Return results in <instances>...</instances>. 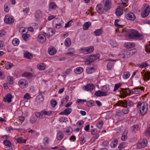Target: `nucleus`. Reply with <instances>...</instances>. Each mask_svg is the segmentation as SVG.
Returning <instances> with one entry per match:
<instances>
[{
	"mask_svg": "<svg viewBox=\"0 0 150 150\" xmlns=\"http://www.w3.org/2000/svg\"><path fill=\"white\" fill-rule=\"evenodd\" d=\"M125 37L130 39L141 40L144 39V36L142 34L139 33L137 30L130 29L126 31Z\"/></svg>",
	"mask_w": 150,
	"mask_h": 150,
	"instance_id": "f257e3e1",
	"label": "nucleus"
},
{
	"mask_svg": "<svg viewBox=\"0 0 150 150\" xmlns=\"http://www.w3.org/2000/svg\"><path fill=\"white\" fill-rule=\"evenodd\" d=\"M142 105V107L140 108V111L141 115H143L147 110L148 105L146 102H144L142 103L141 102H139L137 105V106L139 107H140Z\"/></svg>",
	"mask_w": 150,
	"mask_h": 150,
	"instance_id": "f03ea898",
	"label": "nucleus"
},
{
	"mask_svg": "<svg viewBox=\"0 0 150 150\" xmlns=\"http://www.w3.org/2000/svg\"><path fill=\"white\" fill-rule=\"evenodd\" d=\"M100 55L98 54L88 56V58L85 61V63L87 65H89L93 62L94 60H96L99 58Z\"/></svg>",
	"mask_w": 150,
	"mask_h": 150,
	"instance_id": "7ed1b4c3",
	"label": "nucleus"
},
{
	"mask_svg": "<svg viewBox=\"0 0 150 150\" xmlns=\"http://www.w3.org/2000/svg\"><path fill=\"white\" fill-rule=\"evenodd\" d=\"M133 104V102L129 100H125L123 101H118L117 103L118 106H122L125 108L127 107V105H131Z\"/></svg>",
	"mask_w": 150,
	"mask_h": 150,
	"instance_id": "20e7f679",
	"label": "nucleus"
},
{
	"mask_svg": "<svg viewBox=\"0 0 150 150\" xmlns=\"http://www.w3.org/2000/svg\"><path fill=\"white\" fill-rule=\"evenodd\" d=\"M94 50V48L93 46H90L87 47H83L79 50L81 53L87 54L92 53Z\"/></svg>",
	"mask_w": 150,
	"mask_h": 150,
	"instance_id": "39448f33",
	"label": "nucleus"
},
{
	"mask_svg": "<svg viewBox=\"0 0 150 150\" xmlns=\"http://www.w3.org/2000/svg\"><path fill=\"white\" fill-rule=\"evenodd\" d=\"M28 85L27 81L24 79H20L18 82L19 86L22 88H26Z\"/></svg>",
	"mask_w": 150,
	"mask_h": 150,
	"instance_id": "423d86ee",
	"label": "nucleus"
},
{
	"mask_svg": "<svg viewBox=\"0 0 150 150\" xmlns=\"http://www.w3.org/2000/svg\"><path fill=\"white\" fill-rule=\"evenodd\" d=\"M48 35V34L43 32V34H40L38 36V42L41 43H44L46 40L45 36Z\"/></svg>",
	"mask_w": 150,
	"mask_h": 150,
	"instance_id": "0eeeda50",
	"label": "nucleus"
},
{
	"mask_svg": "<svg viewBox=\"0 0 150 150\" xmlns=\"http://www.w3.org/2000/svg\"><path fill=\"white\" fill-rule=\"evenodd\" d=\"M147 144L146 139H144L142 142H139L137 144V148L138 149L144 148Z\"/></svg>",
	"mask_w": 150,
	"mask_h": 150,
	"instance_id": "6e6552de",
	"label": "nucleus"
},
{
	"mask_svg": "<svg viewBox=\"0 0 150 150\" xmlns=\"http://www.w3.org/2000/svg\"><path fill=\"white\" fill-rule=\"evenodd\" d=\"M103 4L104 5V9L108 11L111 8V1L110 0H103Z\"/></svg>",
	"mask_w": 150,
	"mask_h": 150,
	"instance_id": "1a4fd4ad",
	"label": "nucleus"
},
{
	"mask_svg": "<svg viewBox=\"0 0 150 150\" xmlns=\"http://www.w3.org/2000/svg\"><path fill=\"white\" fill-rule=\"evenodd\" d=\"M3 144L5 146V149L6 150H13L11 147V142L7 140L4 141Z\"/></svg>",
	"mask_w": 150,
	"mask_h": 150,
	"instance_id": "9d476101",
	"label": "nucleus"
},
{
	"mask_svg": "<svg viewBox=\"0 0 150 150\" xmlns=\"http://www.w3.org/2000/svg\"><path fill=\"white\" fill-rule=\"evenodd\" d=\"M4 22L7 24H11L13 23L14 19L13 16H10L8 15L5 16L4 19Z\"/></svg>",
	"mask_w": 150,
	"mask_h": 150,
	"instance_id": "9b49d317",
	"label": "nucleus"
},
{
	"mask_svg": "<svg viewBox=\"0 0 150 150\" xmlns=\"http://www.w3.org/2000/svg\"><path fill=\"white\" fill-rule=\"evenodd\" d=\"M124 8L122 5H120L119 6L117 7L115 11V14L117 16H119L122 14Z\"/></svg>",
	"mask_w": 150,
	"mask_h": 150,
	"instance_id": "f8f14e48",
	"label": "nucleus"
},
{
	"mask_svg": "<svg viewBox=\"0 0 150 150\" xmlns=\"http://www.w3.org/2000/svg\"><path fill=\"white\" fill-rule=\"evenodd\" d=\"M150 12V7L149 6H147L144 10L142 12L141 15L142 17L145 18L147 16Z\"/></svg>",
	"mask_w": 150,
	"mask_h": 150,
	"instance_id": "ddd939ff",
	"label": "nucleus"
},
{
	"mask_svg": "<svg viewBox=\"0 0 150 150\" xmlns=\"http://www.w3.org/2000/svg\"><path fill=\"white\" fill-rule=\"evenodd\" d=\"M96 9L97 12L100 14L103 13L104 12V7L103 8L102 5L99 4L97 5L96 7Z\"/></svg>",
	"mask_w": 150,
	"mask_h": 150,
	"instance_id": "4468645a",
	"label": "nucleus"
},
{
	"mask_svg": "<svg viewBox=\"0 0 150 150\" xmlns=\"http://www.w3.org/2000/svg\"><path fill=\"white\" fill-rule=\"evenodd\" d=\"M95 95L98 97L105 96L108 94V93L105 91H102L99 90L95 92Z\"/></svg>",
	"mask_w": 150,
	"mask_h": 150,
	"instance_id": "2eb2a0df",
	"label": "nucleus"
},
{
	"mask_svg": "<svg viewBox=\"0 0 150 150\" xmlns=\"http://www.w3.org/2000/svg\"><path fill=\"white\" fill-rule=\"evenodd\" d=\"M126 18L129 20L134 21L136 18L134 14L132 12H129L125 15Z\"/></svg>",
	"mask_w": 150,
	"mask_h": 150,
	"instance_id": "dca6fc26",
	"label": "nucleus"
},
{
	"mask_svg": "<svg viewBox=\"0 0 150 150\" xmlns=\"http://www.w3.org/2000/svg\"><path fill=\"white\" fill-rule=\"evenodd\" d=\"M95 86L93 84H88L86 86H84V90L86 91H91L93 90Z\"/></svg>",
	"mask_w": 150,
	"mask_h": 150,
	"instance_id": "f3484780",
	"label": "nucleus"
},
{
	"mask_svg": "<svg viewBox=\"0 0 150 150\" xmlns=\"http://www.w3.org/2000/svg\"><path fill=\"white\" fill-rule=\"evenodd\" d=\"M12 95L9 93L6 95L5 97L4 98V102H7L8 103H10L12 101Z\"/></svg>",
	"mask_w": 150,
	"mask_h": 150,
	"instance_id": "a211bd4d",
	"label": "nucleus"
},
{
	"mask_svg": "<svg viewBox=\"0 0 150 150\" xmlns=\"http://www.w3.org/2000/svg\"><path fill=\"white\" fill-rule=\"evenodd\" d=\"M52 111H47L46 109H44L41 111V113L42 115H46L49 116L52 114Z\"/></svg>",
	"mask_w": 150,
	"mask_h": 150,
	"instance_id": "6ab92c4d",
	"label": "nucleus"
},
{
	"mask_svg": "<svg viewBox=\"0 0 150 150\" xmlns=\"http://www.w3.org/2000/svg\"><path fill=\"white\" fill-rule=\"evenodd\" d=\"M18 143H25L26 142V140L25 139H23L22 137H18V136L15 137L14 138Z\"/></svg>",
	"mask_w": 150,
	"mask_h": 150,
	"instance_id": "aec40b11",
	"label": "nucleus"
},
{
	"mask_svg": "<svg viewBox=\"0 0 150 150\" xmlns=\"http://www.w3.org/2000/svg\"><path fill=\"white\" fill-rule=\"evenodd\" d=\"M57 21V22L59 21H60L61 22V23H56L55 24V28L56 29H58L61 28L62 26V21L60 19H56L54 20V22H56V21Z\"/></svg>",
	"mask_w": 150,
	"mask_h": 150,
	"instance_id": "412c9836",
	"label": "nucleus"
},
{
	"mask_svg": "<svg viewBox=\"0 0 150 150\" xmlns=\"http://www.w3.org/2000/svg\"><path fill=\"white\" fill-rule=\"evenodd\" d=\"M64 136L63 133L61 131H60L57 133V138L58 140H60L63 138Z\"/></svg>",
	"mask_w": 150,
	"mask_h": 150,
	"instance_id": "4be33fe9",
	"label": "nucleus"
},
{
	"mask_svg": "<svg viewBox=\"0 0 150 150\" xmlns=\"http://www.w3.org/2000/svg\"><path fill=\"white\" fill-rule=\"evenodd\" d=\"M125 46L127 48H130L135 47V44L134 43L132 42H126L125 44Z\"/></svg>",
	"mask_w": 150,
	"mask_h": 150,
	"instance_id": "5701e85b",
	"label": "nucleus"
},
{
	"mask_svg": "<svg viewBox=\"0 0 150 150\" xmlns=\"http://www.w3.org/2000/svg\"><path fill=\"white\" fill-rule=\"evenodd\" d=\"M112 61V62H108L107 65V69L108 70H111L114 67V63L113 62L115 61V60H113V61Z\"/></svg>",
	"mask_w": 150,
	"mask_h": 150,
	"instance_id": "b1692460",
	"label": "nucleus"
},
{
	"mask_svg": "<svg viewBox=\"0 0 150 150\" xmlns=\"http://www.w3.org/2000/svg\"><path fill=\"white\" fill-rule=\"evenodd\" d=\"M42 16V11L40 10H38L36 11L35 17L36 19L38 20Z\"/></svg>",
	"mask_w": 150,
	"mask_h": 150,
	"instance_id": "393cba45",
	"label": "nucleus"
},
{
	"mask_svg": "<svg viewBox=\"0 0 150 150\" xmlns=\"http://www.w3.org/2000/svg\"><path fill=\"white\" fill-rule=\"evenodd\" d=\"M96 69L95 67L88 68L86 69V72L88 74H91L96 70Z\"/></svg>",
	"mask_w": 150,
	"mask_h": 150,
	"instance_id": "a878e982",
	"label": "nucleus"
},
{
	"mask_svg": "<svg viewBox=\"0 0 150 150\" xmlns=\"http://www.w3.org/2000/svg\"><path fill=\"white\" fill-rule=\"evenodd\" d=\"M137 52V50L136 49H132L127 52V55L129 57L134 54Z\"/></svg>",
	"mask_w": 150,
	"mask_h": 150,
	"instance_id": "bb28decb",
	"label": "nucleus"
},
{
	"mask_svg": "<svg viewBox=\"0 0 150 150\" xmlns=\"http://www.w3.org/2000/svg\"><path fill=\"white\" fill-rule=\"evenodd\" d=\"M44 100V98L43 96L41 95H39L37 96L36 98V100L38 103H40L42 102Z\"/></svg>",
	"mask_w": 150,
	"mask_h": 150,
	"instance_id": "cd10ccee",
	"label": "nucleus"
},
{
	"mask_svg": "<svg viewBox=\"0 0 150 150\" xmlns=\"http://www.w3.org/2000/svg\"><path fill=\"white\" fill-rule=\"evenodd\" d=\"M38 68L40 70H44L45 68V64L44 63L39 64L37 65Z\"/></svg>",
	"mask_w": 150,
	"mask_h": 150,
	"instance_id": "c85d7f7f",
	"label": "nucleus"
},
{
	"mask_svg": "<svg viewBox=\"0 0 150 150\" xmlns=\"http://www.w3.org/2000/svg\"><path fill=\"white\" fill-rule=\"evenodd\" d=\"M57 8V6L54 3L51 2L49 5V9H50L55 10Z\"/></svg>",
	"mask_w": 150,
	"mask_h": 150,
	"instance_id": "c756f323",
	"label": "nucleus"
},
{
	"mask_svg": "<svg viewBox=\"0 0 150 150\" xmlns=\"http://www.w3.org/2000/svg\"><path fill=\"white\" fill-rule=\"evenodd\" d=\"M91 25V23L90 22H88L85 23L83 25V30H87L88 29Z\"/></svg>",
	"mask_w": 150,
	"mask_h": 150,
	"instance_id": "7c9ffc66",
	"label": "nucleus"
},
{
	"mask_svg": "<svg viewBox=\"0 0 150 150\" xmlns=\"http://www.w3.org/2000/svg\"><path fill=\"white\" fill-rule=\"evenodd\" d=\"M103 124V122L102 120H100L96 123V125L97 127L100 129L102 127Z\"/></svg>",
	"mask_w": 150,
	"mask_h": 150,
	"instance_id": "2f4dec72",
	"label": "nucleus"
},
{
	"mask_svg": "<svg viewBox=\"0 0 150 150\" xmlns=\"http://www.w3.org/2000/svg\"><path fill=\"white\" fill-rule=\"evenodd\" d=\"M144 80L147 81L150 79V71L146 72L144 75Z\"/></svg>",
	"mask_w": 150,
	"mask_h": 150,
	"instance_id": "473e14b6",
	"label": "nucleus"
},
{
	"mask_svg": "<svg viewBox=\"0 0 150 150\" xmlns=\"http://www.w3.org/2000/svg\"><path fill=\"white\" fill-rule=\"evenodd\" d=\"M71 43V41L70 38H67L66 39L64 42V44L66 47H69Z\"/></svg>",
	"mask_w": 150,
	"mask_h": 150,
	"instance_id": "72a5a7b5",
	"label": "nucleus"
},
{
	"mask_svg": "<svg viewBox=\"0 0 150 150\" xmlns=\"http://www.w3.org/2000/svg\"><path fill=\"white\" fill-rule=\"evenodd\" d=\"M83 68L82 67H77L74 70V72L77 74H79L83 71Z\"/></svg>",
	"mask_w": 150,
	"mask_h": 150,
	"instance_id": "f704fd0d",
	"label": "nucleus"
},
{
	"mask_svg": "<svg viewBox=\"0 0 150 150\" xmlns=\"http://www.w3.org/2000/svg\"><path fill=\"white\" fill-rule=\"evenodd\" d=\"M102 29L100 28L99 29L96 30L94 32V33L95 35L96 36L100 35L102 33Z\"/></svg>",
	"mask_w": 150,
	"mask_h": 150,
	"instance_id": "c9c22d12",
	"label": "nucleus"
},
{
	"mask_svg": "<svg viewBox=\"0 0 150 150\" xmlns=\"http://www.w3.org/2000/svg\"><path fill=\"white\" fill-rule=\"evenodd\" d=\"M47 33H46L49 35H52L55 33V30L51 28H49L47 29Z\"/></svg>",
	"mask_w": 150,
	"mask_h": 150,
	"instance_id": "e433bc0d",
	"label": "nucleus"
},
{
	"mask_svg": "<svg viewBox=\"0 0 150 150\" xmlns=\"http://www.w3.org/2000/svg\"><path fill=\"white\" fill-rule=\"evenodd\" d=\"M48 53L51 55H53L56 53V51L54 48H50L48 50Z\"/></svg>",
	"mask_w": 150,
	"mask_h": 150,
	"instance_id": "4c0bfd02",
	"label": "nucleus"
},
{
	"mask_svg": "<svg viewBox=\"0 0 150 150\" xmlns=\"http://www.w3.org/2000/svg\"><path fill=\"white\" fill-rule=\"evenodd\" d=\"M118 141L117 139H115L110 144V146L112 148L115 147L117 144Z\"/></svg>",
	"mask_w": 150,
	"mask_h": 150,
	"instance_id": "58836bf2",
	"label": "nucleus"
},
{
	"mask_svg": "<svg viewBox=\"0 0 150 150\" xmlns=\"http://www.w3.org/2000/svg\"><path fill=\"white\" fill-rule=\"evenodd\" d=\"M127 130L124 131L121 137V139L122 140H125L127 138Z\"/></svg>",
	"mask_w": 150,
	"mask_h": 150,
	"instance_id": "ea45409f",
	"label": "nucleus"
},
{
	"mask_svg": "<svg viewBox=\"0 0 150 150\" xmlns=\"http://www.w3.org/2000/svg\"><path fill=\"white\" fill-rule=\"evenodd\" d=\"M22 37L23 39L25 41H27L30 37V35L26 33L23 34L22 35Z\"/></svg>",
	"mask_w": 150,
	"mask_h": 150,
	"instance_id": "a19ab883",
	"label": "nucleus"
},
{
	"mask_svg": "<svg viewBox=\"0 0 150 150\" xmlns=\"http://www.w3.org/2000/svg\"><path fill=\"white\" fill-rule=\"evenodd\" d=\"M32 74L30 72H25L22 74V76L28 78L29 77H31Z\"/></svg>",
	"mask_w": 150,
	"mask_h": 150,
	"instance_id": "79ce46f5",
	"label": "nucleus"
},
{
	"mask_svg": "<svg viewBox=\"0 0 150 150\" xmlns=\"http://www.w3.org/2000/svg\"><path fill=\"white\" fill-rule=\"evenodd\" d=\"M86 104L88 107H91L94 106L95 104L93 101L91 100L88 101L86 103Z\"/></svg>",
	"mask_w": 150,
	"mask_h": 150,
	"instance_id": "37998d69",
	"label": "nucleus"
},
{
	"mask_svg": "<svg viewBox=\"0 0 150 150\" xmlns=\"http://www.w3.org/2000/svg\"><path fill=\"white\" fill-rule=\"evenodd\" d=\"M72 109L70 108H67L64 110L65 115H67L69 114L71 112Z\"/></svg>",
	"mask_w": 150,
	"mask_h": 150,
	"instance_id": "c03bdc74",
	"label": "nucleus"
},
{
	"mask_svg": "<svg viewBox=\"0 0 150 150\" xmlns=\"http://www.w3.org/2000/svg\"><path fill=\"white\" fill-rule=\"evenodd\" d=\"M19 41L17 38L14 39L12 42L14 46L17 45L19 43Z\"/></svg>",
	"mask_w": 150,
	"mask_h": 150,
	"instance_id": "a18cd8bd",
	"label": "nucleus"
},
{
	"mask_svg": "<svg viewBox=\"0 0 150 150\" xmlns=\"http://www.w3.org/2000/svg\"><path fill=\"white\" fill-rule=\"evenodd\" d=\"M130 76V74L128 72H125L122 76L123 78L124 79H127Z\"/></svg>",
	"mask_w": 150,
	"mask_h": 150,
	"instance_id": "49530a36",
	"label": "nucleus"
},
{
	"mask_svg": "<svg viewBox=\"0 0 150 150\" xmlns=\"http://www.w3.org/2000/svg\"><path fill=\"white\" fill-rule=\"evenodd\" d=\"M37 118L35 117H31L30 122L31 124H33L35 123L37 121Z\"/></svg>",
	"mask_w": 150,
	"mask_h": 150,
	"instance_id": "de8ad7c7",
	"label": "nucleus"
},
{
	"mask_svg": "<svg viewBox=\"0 0 150 150\" xmlns=\"http://www.w3.org/2000/svg\"><path fill=\"white\" fill-rule=\"evenodd\" d=\"M101 89L103 91H108L109 89V87L108 85H105L101 87Z\"/></svg>",
	"mask_w": 150,
	"mask_h": 150,
	"instance_id": "09e8293b",
	"label": "nucleus"
},
{
	"mask_svg": "<svg viewBox=\"0 0 150 150\" xmlns=\"http://www.w3.org/2000/svg\"><path fill=\"white\" fill-rule=\"evenodd\" d=\"M24 56L25 57L28 59H31L32 57V55L29 52H25L24 54Z\"/></svg>",
	"mask_w": 150,
	"mask_h": 150,
	"instance_id": "8fccbe9b",
	"label": "nucleus"
},
{
	"mask_svg": "<svg viewBox=\"0 0 150 150\" xmlns=\"http://www.w3.org/2000/svg\"><path fill=\"white\" fill-rule=\"evenodd\" d=\"M7 81L10 84H12L13 82V77L8 76L7 78Z\"/></svg>",
	"mask_w": 150,
	"mask_h": 150,
	"instance_id": "3c124183",
	"label": "nucleus"
},
{
	"mask_svg": "<svg viewBox=\"0 0 150 150\" xmlns=\"http://www.w3.org/2000/svg\"><path fill=\"white\" fill-rule=\"evenodd\" d=\"M138 128V126L137 125H134L131 127L133 132H136Z\"/></svg>",
	"mask_w": 150,
	"mask_h": 150,
	"instance_id": "603ef678",
	"label": "nucleus"
},
{
	"mask_svg": "<svg viewBox=\"0 0 150 150\" xmlns=\"http://www.w3.org/2000/svg\"><path fill=\"white\" fill-rule=\"evenodd\" d=\"M119 21L118 19H116L115 21V25L116 26L119 28H122L123 27V25H119L118 23H117V22H119Z\"/></svg>",
	"mask_w": 150,
	"mask_h": 150,
	"instance_id": "864d4df0",
	"label": "nucleus"
},
{
	"mask_svg": "<svg viewBox=\"0 0 150 150\" xmlns=\"http://www.w3.org/2000/svg\"><path fill=\"white\" fill-rule=\"evenodd\" d=\"M133 90H134L133 88L129 90L130 94H139L140 92V91L139 90L134 91H133Z\"/></svg>",
	"mask_w": 150,
	"mask_h": 150,
	"instance_id": "5fc2aeb1",
	"label": "nucleus"
},
{
	"mask_svg": "<svg viewBox=\"0 0 150 150\" xmlns=\"http://www.w3.org/2000/svg\"><path fill=\"white\" fill-rule=\"evenodd\" d=\"M49 139L47 137H45L43 139V143L45 146H47L48 145Z\"/></svg>",
	"mask_w": 150,
	"mask_h": 150,
	"instance_id": "6e6d98bb",
	"label": "nucleus"
},
{
	"mask_svg": "<svg viewBox=\"0 0 150 150\" xmlns=\"http://www.w3.org/2000/svg\"><path fill=\"white\" fill-rule=\"evenodd\" d=\"M69 96H66L65 97L62 99L61 100V102L62 103H64V102H67L68 101L69 99Z\"/></svg>",
	"mask_w": 150,
	"mask_h": 150,
	"instance_id": "4d7b16f0",
	"label": "nucleus"
},
{
	"mask_svg": "<svg viewBox=\"0 0 150 150\" xmlns=\"http://www.w3.org/2000/svg\"><path fill=\"white\" fill-rule=\"evenodd\" d=\"M51 106L53 108H54L57 104V102L55 100L53 99L51 101Z\"/></svg>",
	"mask_w": 150,
	"mask_h": 150,
	"instance_id": "13d9d810",
	"label": "nucleus"
},
{
	"mask_svg": "<svg viewBox=\"0 0 150 150\" xmlns=\"http://www.w3.org/2000/svg\"><path fill=\"white\" fill-rule=\"evenodd\" d=\"M121 85V84L120 83L115 84L113 91H115L119 88H120Z\"/></svg>",
	"mask_w": 150,
	"mask_h": 150,
	"instance_id": "bf43d9fd",
	"label": "nucleus"
},
{
	"mask_svg": "<svg viewBox=\"0 0 150 150\" xmlns=\"http://www.w3.org/2000/svg\"><path fill=\"white\" fill-rule=\"evenodd\" d=\"M110 44L112 46L116 47L117 46V44L115 41L111 40L110 41Z\"/></svg>",
	"mask_w": 150,
	"mask_h": 150,
	"instance_id": "052dcab7",
	"label": "nucleus"
},
{
	"mask_svg": "<svg viewBox=\"0 0 150 150\" xmlns=\"http://www.w3.org/2000/svg\"><path fill=\"white\" fill-rule=\"evenodd\" d=\"M68 121L67 118L65 117H62L59 119V121L60 122H66Z\"/></svg>",
	"mask_w": 150,
	"mask_h": 150,
	"instance_id": "680f3d73",
	"label": "nucleus"
},
{
	"mask_svg": "<svg viewBox=\"0 0 150 150\" xmlns=\"http://www.w3.org/2000/svg\"><path fill=\"white\" fill-rule=\"evenodd\" d=\"M126 145V144L125 143H123L120 144L118 146V148L119 149L121 150L124 148L125 146Z\"/></svg>",
	"mask_w": 150,
	"mask_h": 150,
	"instance_id": "e2e57ef3",
	"label": "nucleus"
},
{
	"mask_svg": "<svg viewBox=\"0 0 150 150\" xmlns=\"http://www.w3.org/2000/svg\"><path fill=\"white\" fill-rule=\"evenodd\" d=\"M29 8H26L24 9L23 11V15L25 16L27 15L28 13L29 12Z\"/></svg>",
	"mask_w": 150,
	"mask_h": 150,
	"instance_id": "0e129e2a",
	"label": "nucleus"
},
{
	"mask_svg": "<svg viewBox=\"0 0 150 150\" xmlns=\"http://www.w3.org/2000/svg\"><path fill=\"white\" fill-rule=\"evenodd\" d=\"M35 115L37 117L40 118V119H42V114L41 113V111L40 112H36L35 114Z\"/></svg>",
	"mask_w": 150,
	"mask_h": 150,
	"instance_id": "69168bd1",
	"label": "nucleus"
},
{
	"mask_svg": "<svg viewBox=\"0 0 150 150\" xmlns=\"http://www.w3.org/2000/svg\"><path fill=\"white\" fill-rule=\"evenodd\" d=\"M146 51L148 53H150V44H149L146 46Z\"/></svg>",
	"mask_w": 150,
	"mask_h": 150,
	"instance_id": "338daca9",
	"label": "nucleus"
},
{
	"mask_svg": "<svg viewBox=\"0 0 150 150\" xmlns=\"http://www.w3.org/2000/svg\"><path fill=\"white\" fill-rule=\"evenodd\" d=\"M146 136H150V127L145 132Z\"/></svg>",
	"mask_w": 150,
	"mask_h": 150,
	"instance_id": "774afa93",
	"label": "nucleus"
}]
</instances>
